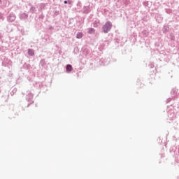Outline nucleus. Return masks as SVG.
Here are the masks:
<instances>
[{
    "label": "nucleus",
    "instance_id": "1",
    "mask_svg": "<svg viewBox=\"0 0 179 179\" xmlns=\"http://www.w3.org/2000/svg\"><path fill=\"white\" fill-rule=\"evenodd\" d=\"M112 24L111 22H107L103 27V32L104 33H108V31H110V30H111V27H112Z\"/></svg>",
    "mask_w": 179,
    "mask_h": 179
},
{
    "label": "nucleus",
    "instance_id": "2",
    "mask_svg": "<svg viewBox=\"0 0 179 179\" xmlns=\"http://www.w3.org/2000/svg\"><path fill=\"white\" fill-rule=\"evenodd\" d=\"M72 71V65L68 64L66 66V72H71Z\"/></svg>",
    "mask_w": 179,
    "mask_h": 179
},
{
    "label": "nucleus",
    "instance_id": "3",
    "mask_svg": "<svg viewBox=\"0 0 179 179\" xmlns=\"http://www.w3.org/2000/svg\"><path fill=\"white\" fill-rule=\"evenodd\" d=\"M28 54H29V55H34V50L29 49L28 50Z\"/></svg>",
    "mask_w": 179,
    "mask_h": 179
},
{
    "label": "nucleus",
    "instance_id": "4",
    "mask_svg": "<svg viewBox=\"0 0 179 179\" xmlns=\"http://www.w3.org/2000/svg\"><path fill=\"white\" fill-rule=\"evenodd\" d=\"M83 37V34L79 32L77 34V38H82Z\"/></svg>",
    "mask_w": 179,
    "mask_h": 179
},
{
    "label": "nucleus",
    "instance_id": "5",
    "mask_svg": "<svg viewBox=\"0 0 179 179\" xmlns=\"http://www.w3.org/2000/svg\"><path fill=\"white\" fill-rule=\"evenodd\" d=\"M89 33H90V34H93V33H94V29L90 28L89 29Z\"/></svg>",
    "mask_w": 179,
    "mask_h": 179
},
{
    "label": "nucleus",
    "instance_id": "6",
    "mask_svg": "<svg viewBox=\"0 0 179 179\" xmlns=\"http://www.w3.org/2000/svg\"><path fill=\"white\" fill-rule=\"evenodd\" d=\"M64 3H68V1H64Z\"/></svg>",
    "mask_w": 179,
    "mask_h": 179
}]
</instances>
